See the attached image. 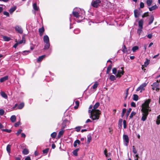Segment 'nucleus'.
Masks as SVG:
<instances>
[{
  "label": "nucleus",
  "mask_w": 160,
  "mask_h": 160,
  "mask_svg": "<svg viewBox=\"0 0 160 160\" xmlns=\"http://www.w3.org/2000/svg\"><path fill=\"white\" fill-rule=\"evenodd\" d=\"M154 18L153 16L152 15L149 19V22L148 23V24L149 25L151 24H152V22H153V21L154 20Z\"/></svg>",
  "instance_id": "nucleus-24"
},
{
  "label": "nucleus",
  "mask_w": 160,
  "mask_h": 160,
  "mask_svg": "<svg viewBox=\"0 0 160 160\" xmlns=\"http://www.w3.org/2000/svg\"><path fill=\"white\" fill-rule=\"evenodd\" d=\"M11 145L10 144H8L7 146V151L9 154L11 152Z\"/></svg>",
  "instance_id": "nucleus-22"
},
{
  "label": "nucleus",
  "mask_w": 160,
  "mask_h": 160,
  "mask_svg": "<svg viewBox=\"0 0 160 160\" xmlns=\"http://www.w3.org/2000/svg\"><path fill=\"white\" fill-rule=\"evenodd\" d=\"M22 131V130L20 129H19L17 132L16 134L17 136H18L20 133H21V132Z\"/></svg>",
  "instance_id": "nucleus-61"
},
{
  "label": "nucleus",
  "mask_w": 160,
  "mask_h": 160,
  "mask_svg": "<svg viewBox=\"0 0 160 160\" xmlns=\"http://www.w3.org/2000/svg\"><path fill=\"white\" fill-rule=\"evenodd\" d=\"M109 79L111 81H114L116 80V78L113 75H111L109 76Z\"/></svg>",
  "instance_id": "nucleus-27"
},
{
  "label": "nucleus",
  "mask_w": 160,
  "mask_h": 160,
  "mask_svg": "<svg viewBox=\"0 0 160 160\" xmlns=\"http://www.w3.org/2000/svg\"><path fill=\"white\" fill-rule=\"evenodd\" d=\"M4 111L2 109H0V115H2L4 113Z\"/></svg>",
  "instance_id": "nucleus-58"
},
{
  "label": "nucleus",
  "mask_w": 160,
  "mask_h": 160,
  "mask_svg": "<svg viewBox=\"0 0 160 160\" xmlns=\"http://www.w3.org/2000/svg\"><path fill=\"white\" fill-rule=\"evenodd\" d=\"M16 118L15 115H12L10 118V120L12 122H14L16 121Z\"/></svg>",
  "instance_id": "nucleus-21"
},
{
  "label": "nucleus",
  "mask_w": 160,
  "mask_h": 160,
  "mask_svg": "<svg viewBox=\"0 0 160 160\" xmlns=\"http://www.w3.org/2000/svg\"><path fill=\"white\" fill-rule=\"evenodd\" d=\"M81 127L80 126L77 127L75 128V129L76 131L77 132H78L80 131L81 129Z\"/></svg>",
  "instance_id": "nucleus-48"
},
{
  "label": "nucleus",
  "mask_w": 160,
  "mask_h": 160,
  "mask_svg": "<svg viewBox=\"0 0 160 160\" xmlns=\"http://www.w3.org/2000/svg\"><path fill=\"white\" fill-rule=\"evenodd\" d=\"M98 85V82H96L94 85L92 86V88L93 89H96L97 88Z\"/></svg>",
  "instance_id": "nucleus-36"
},
{
  "label": "nucleus",
  "mask_w": 160,
  "mask_h": 160,
  "mask_svg": "<svg viewBox=\"0 0 160 160\" xmlns=\"http://www.w3.org/2000/svg\"><path fill=\"white\" fill-rule=\"evenodd\" d=\"M123 139L124 141L126 142L125 145L127 146L129 142V138L127 135H123Z\"/></svg>",
  "instance_id": "nucleus-7"
},
{
  "label": "nucleus",
  "mask_w": 160,
  "mask_h": 160,
  "mask_svg": "<svg viewBox=\"0 0 160 160\" xmlns=\"http://www.w3.org/2000/svg\"><path fill=\"white\" fill-rule=\"evenodd\" d=\"M3 39L6 41H9L11 40L10 38L5 36L3 37Z\"/></svg>",
  "instance_id": "nucleus-32"
},
{
  "label": "nucleus",
  "mask_w": 160,
  "mask_h": 160,
  "mask_svg": "<svg viewBox=\"0 0 160 160\" xmlns=\"http://www.w3.org/2000/svg\"><path fill=\"white\" fill-rule=\"evenodd\" d=\"M29 151L27 149H24L22 151V153L24 155H27Z\"/></svg>",
  "instance_id": "nucleus-35"
},
{
  "label": "nucleus",
  "mask_w": 160,
  "mask_h": 160,
  "mask_svg": "<svg viewBox=\"0 0 160 160\" xmlns=\"http://www.w3.org/2000/svg\"><path fill=\"white\" fill-rule=\"evenodd\" d=\"M45 55H43L39 57L38 58L37 60V62H39L41 61L45 57Z\"/></svg>",
  "instance_id": "nucleus-15"
},
{
  "label": "nucleus",
  "mask_w": 160,
  "mask_h": 160,
  "mask_svg": "<svg viewBox=\"0 0 160 160\" xmlns=\"http://www.w3.org/2000/svg\"><path fill=\"white\" fill-rule=\"evenodd\" d=\"M43 41L45 43L49 42V40L48 37L47 35H45L43 37Z\"/></svg>",
  "instance_id": "nucleus-9"
},
{
  "label": "nucleus",
  "mask_w": 160,
  "mask_h": 160,
  "mask_svg": "<svg viewBox=\"0 0 160 160\" xmlns=\"http://www.w3.org/2000/svg\"><path fill=\"white\" fill-rule=\"evenodd\" d=\"M134 14L135 18H138L139 16V14L138 10H135L134 11Z\"/></svg>",
  "instance_id": "nucleus-30"
},
{
  "label": "nucleus",
  "mask_w": 160,
  "mask_h": 160,
  "mask_svg": "<svg viewBox=\"0 0 160 160\" xmlns=\"http://www.w3.org/2000/svg\"><path fill=\"white\" fill-rule=\"evenodd\" d=\"M152 89L153 90H155L156 91H159V88L158 87L153 86Z\"/></svg>",
  "instance_id": "nucleus-53"
},
{
  "label": "nucleus",
  "mask_w": 160,
  "mask_h": 160,
  "mask_svg": "<svg viewBox=\"0 0 160 160\" xmlns=\"http://www.w3.org/2000/svg\"><path fill=\"white\" fill-rule=\"evenodd\" d=\"M49 151V148H47L46 149L42 151V152L43 154H47Z\"/></svg>",
  "instance_id": "nucleus-47"
},
{
  "label": "nucleus",
  "mask_w": 160,
  "mask_h": 160,
  "mask_svg": "<svg viewBox=\"0 0 160 160\" xmlns=\"http://www.w3.org/2000/svg\"><path fill=\"white\" fill-rule=\"evenodd\" d=\"M142 28H139L138 29L137 33L139 35H140L142 31Z\"/></svg>",
  "instance_id": "nucleus-42"
},
{
  "label": "nucleus",
  "mask_w": 160,
  "mask_h": 160,
  "mask_svg": "<svg viewBox=\"0 0 160 160\" xmlns=\"http://www.w3.org/2000/svg\"><path fill=\"white\" fill-rule=\"evenodd\" d=\"M101 2V1L100 0H93L92 3V5L93 7L97 8L100 6Z\"/></svg>",
  "instance_id": "nucleus-5"
},
{
  "label": "nucleus",
  "mask_w": 160,
  "mask_h": 160,
  "mask_svg": "<svg viewBox=\"0 0 160 160\" xmlns=\"http://www.w3.org/2000/svg\"><path fill=\"white\" fill-rule=\"evenodd\" d=\"M80 12H79L76 11H73L72 14L73 16L75 17L78 20V22H80L85 18V12L83 10H80Z\"/></svg>",
  "instance_id": "nucleus-2"
},
{
  "label": "nucleus",
  "mask_w": 160,
  "mask_h": 160,
  "mask_svg": "<svg viewBox=\"0 0 160 160\" xmlns=\"http://www.w3.org/2000/svg\"><path fill=\"white\" fill-rule=\"evenodd\" d=\"M46 43V44L44 46V50H47V49H48L50 47V43L48 42V43Z\"/></svg>",
  "instance_id": "nucleus-25"
},
{
  "label": "nucleus",
  "mask_w": 160,
  "mask_h": 160,
  "mask_svg": "<svg viewBox=\"0 0 160 160\" xmlns=\"http://www.w3.org/2000/svg\"><path fill=\"white\" fill-rule=\"evenodd\" d=\"M79 148H77V149H75V150H74L72 152L73 154L76 156H78V152L79 151Z\"/></svg>",
  "instance_id": "nucleus-29"
},
{
  "label": "nucleus",
  "mask_w": 160,
  "mask_h": 160,
  "mask_svg": "<svg viewBox=\"0 0 160 160\" xmlns=\"http://www.w3.org/2000/svg\"><path fill=\"white\" fill-rule=\"evenodd\" d=\"M150 60L147 59L144 62V64L143 65L145 67H146L150 63Z\"/></svg>",
  "instance_id": "nucleus-26"
},
{
  "label": "nucleus",
  "mask_w": 160,
  "mask_h": 160,
  "mask_svg": "<svg viewBox=\"0 0 160 160\" xmlns=\"http://www.w3.org/2000/svg\"><path fill=\"white\" fill-rule=\"evenodd\" d=\"M62 129L63 130L64 128L66 127V125L65 124V121H63L62 124Z\"/></svg>",
  "instance_id": "nucleus-50"
},
{
  "label": "nucleus",
  "mask_w": 160,
  "mask_h": 160,
  "mask_svg": "<svg viewBox=\"0 0 160 160\" xmlns=\"http://www.w3.org/2000/svg\"><path fill=\"white\" fill-rule=\"evenodd\" d=\"M64 132V130L62 129L60 130L58 134V138H60Z\"/></svg>",
  "instance_id": "nucleus-17"
},
{
  "label": "nucleus",
  "mask_w": 160,
  "mask_h": 160,
  "mask_svg": "<svg viewBox=\"0 0 160 160\" xmlns=\"http://www.w3.org/2000/svg\"><path fill=\"white\" fill-rule=\"evenodd\" d=\"M100 105V103L98 102H97L96 103V104L94 105L93 107V109H92V110H97V109L98 108L99 106Z\"/></svg>",
  "instance_id": "nucleus-14"
},
{
  "label": "nucleus",
  "mask_w": 160,
  "mask_h": 160,
  "mask_svg": "<svg viewBox=\"0 0 160 160\" xmlns=\"http://www.w3.org/2000/svg\"><path fill=\"white\" fill-rule=\"evenodd\" d=\"M15 30L20 34H22L23 32V30L20 27L16 26L15 27Z\"/></svg>",
  "instance_id": "nucleus-8"
},
{
  "label": "nucleus",
  "mask_w": 160,
  "mask_h": 160,
  "mask_svg": "<svg viewBox=\"0 0 160 160\" xmlns=\"http://www.w3.org/2000/svg\"><path fill=\"white\" fill-rule=\"evenodd\" d=\"M20 124V122H18L16 123H15L14 124V126L15 127H17Z\"/></svg>",
  "instance_id": "nucleus-64"
},
{
  "label": "nucleus",
  "mask_w": 160,
  "mask_h": 160,
  "mask_svg": "<svg viewBox=\"0 0 160 160\" xmlns=\"http://www.w3.org/2000/svg\"><path fill=\"white\" fill-rule=\"evenodd\" d=\"M0 94L2 97L3 98H4L5 99H7V95L3 91H1L0 92Z\"/></svg>",
  "instance_id": "nucleus-13"
},
{
  "label": "nucleus",
  "mask_w": 160,
  "mask_h": 160,
  "mask_svg": "<svg viewBox=\"0 0 160 160\" xmlns=\"http://www.w3.org/2000/svg\"><path fill=\"white\" fill-rule=\"evenodd\" d=\"M138 99V96L136 94L133 95V100L135 101H137Z\"/></svg>",
  "instance_id": "nucleus-37"
},
{
  "label": "nucleus",
  "mask_w": 160,
  "mask_h": 160,
  "mask_svg": "<svg viewBox=\"0 0 160 160\" xmlns=\"http://www.w3.org/2000/svg\"><path fill=\"white\" fill-rule=\"evenodd\" d=\"M75 103L76 105V106H74V108L75 109H77L78 108V107L79 106V102L78 101H75Z\"/></svg>",
  "instance_id": "nucleus-34"
},
{
  "label": "nucleus",
  "mask_w": 160,
  "mask_h": 160,
  "mask_svg": "<svg viewBox=\"0 0 160 160\" xmlns=\"http://www.w3.org/2000/svg\"><path fill=\"white\" fill-rule=\"evenodd\" d=\"M8 77L7 76H5L0 79V82H2L8 80Z\"/></svg>",
  "instance_id": "nucleus-10"
},
{
  "label": "nucleus",
  "mask_w": 160,
  "mask_h": 160,
  "mask_svg": "<svg viewBox=\"0 0 160 160\" xmlns=\"http://www.w3.org/2000/svg\"><path fill=\"white\" fill-rule=\"evenodd\" d=\"M123 125L124 128L125 129L127 128V122L125 120L123 121Z\"/></svg>",
  "instance_id": "nucleus-51"
},
{
  "label": "nucleus",
  "mask_w": 160,
  "mask_h": 160,
  "mask_svg": "<svg viewBox=\"0 0 160 160\" xmlns=\"http://www.w3.org/2000/svg\"><path fill=\"white\" fill-rule=\"evenodd\" d=\"M129 89H127L126 91V92L125 93V97H124V99L125 100L126 99V98H127L128 95V91Z\"/></svg>",
  "instance_id": "nucleus-41"
},
{
  "label": "nucleus",
  "mask_w": 160,
  "mask_h": 160,
  "mask_svg": "<svg viewBox=\"0 0 160 160\" xmlns=\"http://www.w3.org/2000/svg\"><path fill=\"white\" fill-rule=\"evenodd\" d=\"M131 111V109L130 108L128 109V110L127 113H126V116L127 117L128 116Z\"/></svg>",
  "instance_id": "nucleus-52"
},
{
  "label": "nucleus",
  "mask_w": 160,
  "mask_h": 160,
  "mask_svg": "<svg viewBox=\"0 0 160 160\" xmlns=\"http://www.w3.org/2000/svg\"><path fill=\"white\" fill-rule=\"evenodd\" d=\"M92 138L91 136L88 137L87 138V142L88 143H89L91 140Z\"/></svg>",
  "instance_id": "nucleus-60"
},
{
  "label": "nucleus",
  "mask_w": 160,
  "mask_h": 160,
  "mask_svg": "<svg viewBox=\"0 0 160 160\" xmlns=\"http://www.w3.org/2000/svg\"><path fill=\"white\" fill-rule=\"evenodd\" d=\"M152 2V0H147L146 3L148 6H150Z\"/></svg>",
  "instance_id": "nucleus-33"
},
{
  "label": "nucleus",
  "mask_w": 160,
  "mask_h": 160,
  "mask_svg": "<svg viewBox=\"0 0 160 160\" xmlns=\"http://www.w3.org/2000/svg\"><path fill=\"white\" fill-rule=\"evenodd\" d=\"M144 7V3L142 2H141L140 4V8H143Z\"/></svg>",
  "instance_id": "nucleus-56"
},
{
  "label": "nucleus",
  "mask_w": 160,
  "mask_h": 160,
  "mask_svg": "<svg viewBox=\"0 0 160 160\" xmlns=\"http://www.w3.org/2000/svg\"><path fill=\"white\" fill-rule=\"evenodd\" d=\"M112 73L113 74H114L116 75L117 74L116 73H117V70L116 68H113L112 69Z\"/></svg>",
  "instance_id": "nucleus-49"
},
{
  "label": "nucleus",
  "mask_w": 160,
  "mask_h": 160,
  "mask_svg": "<svg viewBox=\"0 0 160 160\" xmlns=\"http://www.w3.org/2000/svg\"><path fill=\"white\" fill-rule=\"evenodd\" d=\"M136 114V113L135 112H132L130 115V116H129V118H132V117L134 116Z\"/></svg>",
  "instance_id": "nucleus-46"
},
{
  "label": "nucleus",
  "mask_w": 160,
  "mask_h": 160,
  "mask_svg": "<svg viewBox=\"0 0 160 160\" xmlns=\"http://www.w3.org/2000/svg\"><path fill=\"white\" fill-rule=\"evenodd\" d=\"M88 112L90 113V117L93 120H97L99 118V115L101 114L100 111L98 110H89Z\"/></svg>",
  "instance_id": "nucleus-3"
},
{
  "label": "nucleus",
  "mask_w": 160,
  "mask_h": 160,
  "mask_svg": "<svg viewBox=\"0 0 160 160\" xmlns=\"http://www.w3.org/2000/svg\"><path fill=\"white\" fill-rule=\"evenodd\" d=\"M112 68V66L111 64L109 65L107 68L106 73L107 74H109L110 72V71Z\"/></svg>",
  "instance_id": "nucleus-19"
},
{
  "label": "nucleus",
  "mask_w": 160,
  "mask_h": 160,
  "mask_svg": "<svg viewBox=\"0 0 160 160\" xmlns=\"http://www.w3.org/2000/svg\"><path fill=\"white\" fill-rule=\"evenodd\" d=\"M38 31L39 33L40 36H41L43 34V32L44 31V29L43 27H42L39 28Z\"/></svg>",
  "instance_id": "nucleus-11"
},
{
  "label": "nucleus",
  "mask_w": 160,
  "mask_h": 160,
  "mask_svg": "<svg viewBox=\"0 0 160 160\" xmlns=\"http://www.w3.org/2000/svg\"><path fill=\"white\" fill-rule=\"evenodd\" d=\"M131 106L133 107H135L136 106V105L135 103L134 102H132L131 103Z\"/></svg>",
  "instance_id": "nucleus-63"
},
{
  "label": "nucleus",
  "mask_w": 160,
  "mask_h": 160,
  "mask_svg": "<svg viewBox=\"0 0 160 160\" xmlns=\"http://www.w3.org/2000/svg\"><path fill=\"white\" fill-rule=\"evenodd\" d=\"M16 9V7H14L12 8H11L9 10V12L10 13H12L13 12H14Z\"/></svg>",
  "instance_id": "nucleus-31"
},
{
  "label": "nucleus",
  "mask_w": 160,
  "mask_h": 160,
  "mask_svg": "<svg viewBox=\"0 0 160 160\" xmlns=\"http://www.w3.org/2000/svg\"><path fill=\"white\" fill-rule=\"evenodd\" d=\"M126 112V109L125 108H123L122 109V117H123L125 113Z\"/></svg>",
  "instance_id": "nucleus-54"
},
{
  "label": "nucleus",
  "mask_w": 160,
  "mask_h": 160,
  "mask_svg": "<svg viewBox=\"0 0 160 160\" xmlns=\"http://www.w3.org/2000/svg\"><path fill=\"white\" fill-rule=\"evenodd\" d=\"M132 151L133 153L135 154H136L137 152V150L136 149L135 147L134 146H132Z\"/></svg>",
  "instance_id": "nucleus-57"
},
{
  "label": "nucleus",
  "mask_w": 160,
  "mask_h": 160,
  "mask_svg": "<svg viewBox=\"0 0 160 160\" xmlns=\"http://www.w3.org/2000/svg\"><path fill=\"white\" fill-rule=\"evenodd\" d=\"M3 131L6 132L8 133H10L11 132L12 130L10 129H3L2 130Z\"/></svg>",
  "instance_id": "nucleus-55"
},
{
  "label": "nucleus",
  "mask_w": 160,
  "mask_h": 160,
  "mask_svg": "<svg viewBox=\"0 0 160 160\" xmlns=\"http://www.w3.org/2000/svg\"><path fill=\"white\" fill-rule=\"evenodd\" d=\"M56 132H54L51 134V136L52 138H55L56 137Z\"/></svg>",
  "instance_id": "nucleus-44"
},
{
  "label": "nucleus",
  "mask_w": 160,
  "mask_h": 160,
  "mask_svg": "<svg viewBox=\"0 0 160 160\" xmlns=\"http://www.w3.org/2000/svg\"><path fill=\"white\" fill-rule=\"evenodd\" d=\"M33 7L35 11H38L39 9V8L37 6L36 3H35L33 4Z\"/></svg>",
  "instance_id": "nucleus-20"
},
{
  "label": "nucleus",
  "mask_w": 160,
  "mask_h": 160,
  "mask_svg": "<svg viewBox=\"0 0 160 160\" xmlns=\"http://www.w3.org/2000/svg\"><path fill=\"white\" fill-rule=\"evenodd\" d=\"M30 52L29 51H24L22 52V54L23 55H27Z\"/></svg>",
  "instance_id": "nucleus-45"
},
{
  "label": "nucleus",
  "mask_w": 160,
  "mask_h": 160,
  "mask_svg": "<svg viewBox=\"0 0 160 160\" xmlns=\"http://www.w3.org/2000/svg\"><path fill=\"white\" fill-rule=\"evenodd\" d=\"M156 122L158 125H159L160 124V115H159L158 117Z\"/></svg>",
  "instance_id": "nucleus-40"
},
{
  "label": "nucleus",
  "mask_w": 160,
  "mask_h": 160,
  "mask_svg": "<svg viewBox=\"0 0 160 160\" xmlns=\"http://www.w3.org/2000/svg\"><path fill=\"white\" fill-rule=\"evenodd\" d=\"M24 106V104L23 103H21L20 104L18 107V108L19 109H22Z\"/></svg>",
  "instance_id": "nucleus-39"
},
{
  "label": "nucleus",
  "mask_w": 160,
  "mask_h": 160,
  "mask_svg": "<svg viewBox=\"0 0 160 160\" xmlns=\"http://www.w3.org/2000/svg\"><path fill=\"white\" fill-rule=\"evenodd\" d=\"M143 23V20L141 19L138 22V27L140 28H142Z\"/></svg>",
  "instance_id": "nucleus-18"
},
{
  "label": "nucleus",
  "mask_w": 160,
  "mask_h": 160,
  "mask_svg": "<svg viewBox=\"0 0 160 160\" xmlns=\"http://www.w3.org/2000/svg\"><path fill=\"white\" fill-rule=\"evenodd\" d=\"M3 14L5 15H6L7 16L9 17V13L6 11H4L3 12Z\"/></svg>",
  "instance_id": "nucleus-62"
},
{
  "label": "nucleus",
  "mask_w": 160,
  "mask_h": 160,
  "mask_svg": "<svg viewBox=\"0 0 160 160\" xmlns=\"http://www.w3.org/2000/svg\"><path fill=\"white\" fill-rule=\"evenodd\" d=\"M80 141L78 140H76V141H75L74 142V146L75 147H76L77 146V144L79 145L80 143Z\"/></svg>",
  "instance_id": "nucleus-23"
},
{
  "label": "nucleus",
  "mask_w": 160,
  "mask_h": 160,
  "mask_svg": "<svg viewBox=\"0 0 160 160\" xmlns=\"http://www.w3.org/2000/svg\"><path fill=\"white\" fill-rule=\"evenodd\" d=\"M139 49L138 47L137 46H135L132 48V51L133 52H135L136 50H138Z\"/></svg>",
  "instance_id": "nucleus-38"
},
{
  "label": "nucleus",
  "mask_w": 160,
  "mask_h": 160,
  "mask_svg": "<svg viewBox=\"0 0 160 160\" xmlns=\"http://www.w3.org/2000/svg\"><path fill=\"white\" fill-rule=\"evenodd\" d=\"M73 32L74 33L77 34L80 32V30L79 29H76L74 30Z\"/></svg>",
  "instance_id": "nucleus-43"
},
{
  "label": "nucleus",
  "mask_w": 160,
  "mask_h": 160,
  "mask_svg": "<svg viewBox=\"0 0 160 160\" xmlns=\"http://www.w3.org/2000/svg\"><path fill=\"white\" fill-rule=\"evenodd\" d=\"M150 102V100L148 99L142 105L141 111L142 112V116L141 120L143 121H144L146 120L148 115L149 112L151 111L149 106Z\"/></svg>",
  "instance_id": "nucleus-1"
},
{
  "label": "nucleus",
  "mask_w": 160,
  "mask_h": 160,
  "mask_svg": "<svg viewBox=\"0 0 160 160\" xmlns=\"http://www.w3.org/2000/svg\"><path fill=\"white\" fill-rule=\"evenodd\" d=\"M122 51L124 53H128L129 52V50H128L125 45H124L123 47V48L122 49Z\"/></svg>",
  "instance_id": "nucleus-16"
},
{
  "label": "nucleus",
  "mask_w": 160,
  "mask_h": 160,
  "mask_svg": "<svg viewBox=\"0 0 160 160\" xmlns=\"http://www.w3.org/2000/svg\"><path fill=\"white\" fill-rule=\"evenodd\" d=\"M159 83L158 82H154L153 83V84L152 85V86L159 87Z\"/></svg>",
  "instance_id": "nucleus-59"
},
{
  "label": "nucleus",
  "mask_w": 160,
  "mask_h": 160,
  "mask_svg": "<svg viewBox=\"0 0 160 160\" xmlns=\"http://www.w3.org/2000/svg\"><path fill=\"white\" fill-rule=\"evenodd\" d=\"M104 152L105 155L106 157H108L110 156V153H107V150L106 149H105V150L104 151Z\"/></svg>",
  "instance_id": "nucleus-28"
},
{
  "label": "nucleus",
  "mask_w": 160,
  "mask_h": 160,
  "mask_svg": "<svg viewBox=\"0 0 160 160\" xmlns=\"http://www.w3.org/2000/svg\"><path fill=\"white\" fill-rule=\"evenodd\" d=\"M147 84L146 83H144L141 84L136 89L137 91H140V93H142L145 90V87H146Z\"/></svg>",
  "instance_id": "nucleus-4"
},
{
  "label": "nucleus",
  "mask_w": 160,
  "mask_h": 160,
  "mask_svg": "<svg viewBox=\"0 0 160 160\" xmlns=\"http://www.w3.org/2000/svg\"><path fill=\"white\" fill-rule=\"evenodd\" d=\"M124 73L123 71V68L121 67L120 69L118 71V73L116 75V76L117 78H120L122 75H123Z\"/></svg>",
  "instance_id": "nucleus-6"
},
{
  "label": "nucleus",
  "mask_w": 160,
  "mask_h": 160,
  "mask_svg": "<svg viewBox=\"0 0 160 160\" xmlns=\"http://www.w3.org/2000/svg\"><path fill=\"white\" fill-rule=\"evenodd\" d=\"M158 8V6L156 5H154L149 8V10L150 11H152L153 10H155L157 9Z\"/></svg>",
  "instance_id": "nucleus-12"
}]
</instances>
